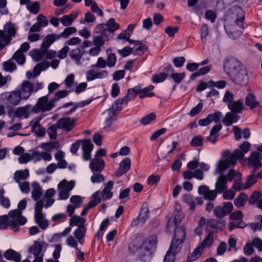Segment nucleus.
I'll return each mask as SVG.
<instances>
[{
    "mask_svg": "<svg viewBox=\"0 0 262 262\" xmlns=\"http://www.w3.org/2000/svg\"><path fill=\"white\" fill-rule=\"evenodd\" d=\"M248 200V195L245 192H241L234 200V204L238 208L243 207Z\"/></svg>",
    "mask_w": 262,
    "mask_h": 262,
    "instance_id": "nucleus-41",
    "label": "nucleus"
},
{
    "mask_svg": "<svg viewBox=\"0 0 262 262\" xmlns=\"http://www.w3.org/2000/svg\"><path fill=\"white\" fill-rule=\"evenodd\" d=\"M245 67V66L237 58L229 57L227 58L224 64V69L229 76L234 73Z\"/></svg>",
    "mask_w": 262,
    "mask_h": 262,
    "instance_id": "nucleus-4",
    "label": "nucleus"
},
{
    "mask_svg": "<svg viewBox=\"0 0 262 262\" xmlns=\"http://www.w3.org/2000/svg\"><path fill=\"white\" fill-rule=\"evenodd\" d=\"M232 221V222L229 223V229L231 231L236 228H244L246 226L245 223L243 221Z\"/></svg>",
    "mask_w": 262,
    "mask_h": 262,
    "instance_id": "nucleus-56",
    "label": "nucleus"
},
{
    "mask_svg": "<svg viewBox=\"0 0 262 262\" xmlns=\"http://www.w3.org/2000/svg\"><path fill=\"white\" fill-rule=\"evenodd\" d=\"M245 67V66L237 58L229 57L227 58L224 64V69L229 76L234 73Z\"/></svg>",
    "mask_w": 262,
    "mask_h": 262,
    "instance_id": "nucleus-5",
    "label": "nucleus"
},
{
    "mask_svg": "<svg viewBox=\"0 0 262 262\" xmlns=\"http://www.w3.org/2000/svg\"><path fill=\"white\" fill-rule=\"evenodd\" d=\"M183 201L189 207V209L192 211H194L196 209V205L195 201L193 199L192 195L190 194H185L182 197Z\"/></svg>",
    "mask_w": 262,
    "mask_h": 262,
    "instance_id": "nucleus-40",
    "label": "nucleus"
},
{
    "mask_svg": "<svg viewBox=\"0 0 262 262\" xmlns=\"http://www.w3.org/2000/svg\"><path fill=\"white\" fill-rule=\"evenodd\" d=\"M83 55V52H81L79 48L72 49L69 52V56L75 61V63L79 65L80 64V60Z\"/></svg>",
    "mask_w": 262,
    "mask_h": 262,
    "instance_id": "nucleus-33",
    "label": "nucleus"
},
{
    "mask_svg": "<svg viewBox=\"0 0 262 262\" xmlns=\"http://www.w3.org/2000/svg\"><path fill=\"white\" fill-rule=\"evenodd\" d=\"M4 29V30H0V50L5 47L2 42L9 43L12 37L15 36L16 33V29L10 21L6 24Z\"/></svg>",
    "mask_w": 262,
    "mask_h": 262,
    "instance_id": "nucleus-2",
    "label": "nucleus"
},
{
    "mask_svg": "<svg viewBox=\"0 0 262 262\" xmlns=\"http://www.w3.org/2000/svg\"><path fill=\"white\" fill-rule=\"evenodd\" d=\"M75 186V182L71 181L68 182L66 180H62L58 184V188L60 189H63L68 192L71 191Z\"/></svg>",
    "mask_w": 262,
    "mask_h": 262,
    "instance_id": "nucleus-50",
    "label": "nucleus"
},
{
    "mask_svg": "<svg viewBox=\"0 0 262 262\" xmlns=\"http://www.w3.org/2000/svg\"><path fill=\"white\" fill-rule=\"evenodd\" d=\"M57 128V123H56V124L51 125L48 128L47 133L48 134L51 140H55L56 139Z\"/></svg>",
    "mask_w": 262,
    "mask_h": 262,
    "instance_id": "nucleus-59",
    "label": "nucleus"
},
{
    "mask_svg": "<svg viewBox=\"0 0 262 262\" xmlns=\"http://www.w3.org/2000/svg\"><path fill=\"white\" fill-rule=\"evenodd\" d=\"M12 59L16 60L19 64H23L25 62V57L21 51H17L12 56Z\"/></svg>",
    "mask_w": 262,
    "mask_h": 262,
    "instance_id": "nucleus-58",
    "label": "nucleus"
},
{
    "mask_svg": "<svg viewBox=\"0 0 262 262\" xmlns=\"http://www.w3.org/2000/svg\"><path fill=\"white\" fill-rule=\"evenodd\" d=\"M148 212L149 210L147 207L143 206L142 207L140 213L138 216V219L140 220L141 223H144L146 222V221L148 219Z\"/></svg>",
    "mask_w": 262,
    "mask_h": 262,
    "instance_id": "nucleus-53",
    "label": "nucleus"
},
{
    "mask_svg": "<svg viewBox=\"0 0 262 262\" xmlns=\"http://www.w3.org/2000/svg\"><path fill=\"white\" fill-rule=\"evenodd\" d=\"M57 127L59 129L64 130L67 132H70L75 125L76 119L70 117L61 118L57 122Z\"/></svg>",
    "mask_w": 262,
    "mask_h": 262,
    "instance_id": "nucleus-18",
    "label": "nucleus"
},
{
    "mask_svg": "<svg viewBox=\"0 0 262 262\" xmlns=\"http://www.w3.org/2000/svg\"><path fill=\"white\" fill-rule=\"evenodd\" d=\"M200 248L198 247L191 253H190L188 255L186 262H192L200 257L203 252V251L201 250Z\"/></svg>",
    "mask_w": 262,
    "mask_h": 262,
    "instance_id": "nucleus-47",
    "label": "nucleus"
},
{
    "mask_svg": "<svg viewBox=\"0 0 262 262\" xmlns=\"http://www.w3.org/2000/svg\"><path fill=\"white\" fill-rule=\"evenodd\" d=\"M58 39L59 36L56 34H48L43 40L41 48H44L45 50H47L56 40Z\"/></svg>",
    "mask_w": 262,
    "mask_h": 262,
    "instance_id": "nucleus-29",
    "label": "nucleus"
},
{
    "mask_svg": "<svg viewBox=\"0 0 262 262\" xmlns=\"http://www.w3.org/2000/svg\"><path fill=\"white\" fill-rule=\"evenodd\" d=\"M225 223L222 220H216L215 219H209L206 224V229H210L212 231L218 232L221 231L224 229Z\"/></svg>",
    "mask_w": 262,
    "mask_h": 262,
    "instance_id": "nucleus-22",
    "label": "nucleus"
},
{
    "mask_svg": "<svg viewBox=\"0 0 262 262\" xmlns=\"http://www.w3.org/2000/svg\"><path fill=\"white\" fill-rule=\"evenodd\" d=\"M262 155L257 151H253L248 158L245 159L248 161V165L253 168H260L262 167L261 160Z\"/></svg>",
    "mask_w": 262,
    "mask_h": 262,
    "instance_id": "nucleus-19",
    "label": "nucleus"
},
{
    "mask_svg": "<svg viewBox=\"0 0 262 262\" xmlns=\"http://www.w3.org/2000/svg\"><path fill=\"white\" fill-rule=\"evenodd\" d=\"M167 77V74L165 73H160L159 74H155L152 76L151 80L154 83H158L164 81Z\"/></svg>",
    "mask_w": 262,
    "mask_h": 262,
    "instance_id": "nucleus-61",
    "label": "nucleus"
},
{
    "mask_svg": "<svg viewBox=\"0 0 262 262\" xmlns=\"http://www.w3.org/2000/svg\"><path fill=\"white\" fill-rule=\"evenodd\" d=\"M245 104L252 110L259 106V103L256 100V96L252 93L248 94L245 98Z\"/></svg>",
    "mask_w": 262,
    "mask_h": 262,
    "instance_id": "nucleus-34",
    "label": "nucleus"
},
{
    "mask_svg": "<svg viewBox=\"0 0 262 262\" xmlns=\"http://www.w3.org/2000/svg\"><path fill=\"white\" fill-rule=\"evenodd\" d=\"M226 176L222 175L217 179L215 184V191L216 193H221L227 189Z\"/></svg>",
    "mask_w": 262,
    "mask_h": 262,
    "instance_id": "nucleus-28",
    "label": "nucleus"
},
{
    "mask_svg": "<svg viewBox=\"0 0 262 262\" xmlns=\"http://www.w3.org/2000/svg\"><path fill=\"white\" fill-rule=\"evenodd\" d=\"M198 192L199 195H202L205 200L210 202L214 201L217 196L216 191L215 190H210L209 188L205 185L200 186Z\"/></svg>",
    "mask_w": 262,
    "mask_h": 262,
    "instance_id": "nucleus-17",
    "label": "nucleus"
},
{
    "mask_svg": "<svg viewBox=\"0 0 262 262\" xmlns=\"http://www.w3.org/2000/svg\"><path fill=\"white\" fill-rule=\"evenodd\" d=\"M112 50L111 48L106 50V53L107 55V59L106 60L107 64V67L109 68L113 67L115 66L117 61V57L114 53H111Z\"/></svg>",
    "mask_w": 262,
    "mask_h": 262,
    "instance_id": "nucleus-43",
    "label": "nucleus"
},
{
    "mask_svg": "<svg viewBox=\"0 0 262 262\" xmlns=\"http://www.w3.org/2000/svg\"><path fill=\"white\" fill-rule=\"evenodd\" d=\"M229 77L233 83L241 85H246L249 80L248 71L246 67L229 76Z\"/></svg>",
    "mask_w": 262,
    "mask_h": 262,
    "instance_id": "nucleus-8",
    "label": "nucleus"
},
{
    "mask_svg": "<svg viewBox=\"0 0 262 262\" xmlns=\"http://www.w3.org/2000/svg\"><path fill=\"white\" fill-rule=\"evenodd\" d=\"M172 246H172H170L164 257L163 262H174L175 260L176 254L179 251H174V249H173Z\"/></svg>",
    "mask_w": 262,
    "mask_h": 262,
    "instance_id": "nucleus-48",
    "label": "nucleus"
},
{
    "mask_svg": "<svg viewBox=\"0 0 262 262\" xmlns=\"http://www.w3.org/2000/svg\"><path fill=\"white\" fill-rule=\"evenodd\" d=\"M4 255L7 260H12L15 262H20L21 260V255L11 249L6 251Z\"/></svg>",
    "mask_w": 262,
    "mask_h": 262,
    "instance_id": "nucleus-35",
    "label": "nucleus"
},
{
    "mask_svg": "<svg viewBox=\"0 0 262 262\" xmlns=\"http://www.w3.org/2000/svg\"><path fill=\"white\" fill-rule=\"evenodd\" d=\"M137 86L138 90L139 92L138 95L140 99H143L146 97H152L155 95L154 93L150 92L154 89V86L149 85L144 89H142L140 85Z\"/></svg>",
    "mask_w": 262,
    "mask_h": 262,
    "instance_id": "nucleus-32",
    "label": "nucleus"
},
{
    "mask_svg": "<svg viewBox=\"0 0 262 262\" xmlns=\"http://www.w3.org/2000/svg\"><path fill=\"white\" fill-rule=\"evenodd\" d=\"M261 197V193L260 191H254L252 192V194L250 196V198L248 200V203L250 205H255L256 203L257 204V202L259 201V199Z\"/></svg>",
    "mask_w": 262,
    "mask_h": 262,
    "instance_id": "nucleus-55",
    "label": "nucleus"
},
{
    "mask_svg": "<svg viewBox=\"0 0 262 262\" xmlns=\"http://www.w3.org/2000/svg\"><path fill=\"white\" fill-rule=\"evenodd\" d=\"M34 218L36 223L41 229H45L48 227V222L47 220L44 219L42 213H35Z\"/></svg>",
    "mask_w": 262,
    "mask_h": 262,
    "instance_id": "nucleus-36",
    "label": "nucleus"
},
{
    "mask_svg": "<svg viewBox=\"0 0 262 262\" xmlns=\"http://www.w3.org/2000/svg\"><path fill=\"white\" fill-rule=\"evenodd\" d=\"M119 28V25L115 22L114 18H110L106 24L102 23L97 26V30L103 31L112 38L113 37L114 32Z\"/></svg>",
    "mask_w": 262,
    "mask_h": 262,
    "instance_id": "nucleus-9",
    "label": "nucleus"
},
{
    "mask_svg": "<svg viewBox=\"0 0 262 262\" xmlns=\"http://www.w3.org/2000/svg\"><path fill=\"white\" fill-rule=\"evenodd\" d=\"M174 227L175 228L174 236L170 246H173L174 251H180L181 249V245L186 237L185 230L183 227H177V226Z\"/></svg>",
    "mask_w": 262,
    "mask_h": 262,
    "instance_id": "nucleus-7",
    "label": "nucleus"
},
{
    "mask_svg": "<svg viewBox=\"0 0 262 262\" xmlns=\"http://www.w3.org/2000/svg\"><path fill=\"white\" fill-rule=\"evenodd\" d=\"M204 138L201 135L195 136L192 138L190 145L192 147L201 146L203 144Z\"/></svg>",
    "mask_w": 262,
    "mask_h": 262,
    "instance_id": "nucleus-60",
    "label": "nucleus"
},
{
    "mask_svg": "<svg viewBox=\"0 0 262 262\" xmlns=\"http://www.w3.org/2000/svg\"><path fill=\"white\" fill-rule=\"evenodd\" d=\"M98 31L99 30H97L96 26L94 30V33L97 35L94 37L93 41L94 45L96 47L101 48V47L104 44L105 42L108 41L112 38L103 31Z\"/></svg>",
    "mask_w": 262,
    "mask_h": 262,
    "instance_id": "nucleus-14",
    "label": "nucleus"
},
{
    "mask_svg": "<svg viewBox=\"0 0 262 262\" xmlns=\"http://www.w3.org/2000/svg\"><path fill=\"white\" fill-rule=\"evenodd\" d=\"M131 161L129 158H125L119 164V167L115 172L117 177H120L126 173L130 168Z\"/></svg>",
    "mask_w": 262,
    "mask_h": 262,
    "instance_id": "nucleus-24",
    "label": "nucleus"
},
{
    "mask_svg": "<svg viewBox=\"0 0 262 262\" xmlns=\"http://www.w3.org/2000/svg\"><path fill=\"white\" fill-rule=\"evenodd\" d=\"M47 247L48 244L45 242H39L35 241L33 244L28 249V252L32 254L34 256L33 262H43V257L45 251H43V246Z\"/></svg>",
    "mask_w": 262,
    "mask_h": 262,
    "instance_id": "nucleus-6",
    "label": "nucleus"
},
{
    "mask_svg": "<svg viewBox=\"0 0 262 262\" xmlns=\"http://www.w3.org/2000/svg\"><path fill=\"white\" fill-rule=\"evenodd\" d=\"M22 98L19 90L10 92L6 96V104L9 107L15 106L19 104Z\"/></svg>",
    "mask_w": 262,
    "mask_h": 262,
    "instance_id": "nucleus-10",
    "label": "nucleus"
},
{
    "mask_svg": "<svg viewBox=\"0 0 262 262\" xmlns=\"http://www.w3.org/2000/svg\"><path fill=\"white\" fill-rule=\"evenodd\" d=\"M240 119V116L234 113L228 112L226 114L222 122L226 126H229L236 123Z\"/></svg>",
    "mask_w": 262,
    "mask_h": 262,
    "instance_id": "nucleus-30",
    "label": "nucleus"
},
{
    "mask_svg": "<svg viewBox=\"0 0 262 262\" xmlns=\"http://www.w3.org/2000/svg\"><path fill=\"white\" fill-rule=\"evenodd\" d=\"M20 94L23 99H27L34 92L33 85L29 81L24 80L23 81L20 90Z\"/></svg>",
    "mask_w": 262,
    "mask_h": 262,
    "instance_id": "nucleus-20",
    "label": "nucleus"
},
{
    "mask_svg": "<svg viewBox=\"0 0 262 262\" xmlns=\"http://www.w3.org/2000/svg\"><path fill=\"white\" fill-rule=\"evenodd\" d=\"M132 49L133 54L141 55L147 50V48L141 41H139V43H135Z\"/></svg>",
    "mask_w": 262,
    "mask_h": 262,
    "instance_id": "nucleus-42",
    "label": "nucleus"
},
{
    "mask_svg": "<svg viewBox=\"0 0 262 262\" xmlns=\"http://www.w3.org/2000/svg\"><path fill=\"white\" fill-rule=\"evenodd\" d=\"M228 107L234 113H242L243 109V103L242 99L229 103Z\"/></svg>",
    "mask_w": 262,
    "mask_h": 262,
    "instance_id": "nucleus-37",
    "label": "nucleus"
},
{
    "mask_svg": "<svg viewBox=\"0 0 262 262\" xmlns=\"http://www.w3.org/2000/svg\"><path fill=\"white\" fill-rule=\"evenodd\" d=\"M139 92L137 85L132 89H129L127 90V93L125 96L122 99H118L114 103L121 108L122 105H127L129 101L135 99L137 95H138Z\"/></svg>",
    "mask_w": 262,
    "mask_h": 262,
    "instance_id": "nucleus-13",
    "label": "nucleus"
},
{
    "mask_svg": "<svg viewBox=\"0 0 262 262\" xmlns=\"http://www.w3.org/2000/svg\"><path fill=\"white\" fill-rule=\"evenodd\" d=\"M86 231V228L85 225H79L78 227L74 231L73 234L75 238L80 241L84 237Z\"/></svg>",
    "mask_w": 262,
    "mask_h": 262,
    "instance_id": "nucleus-45",
    "label": "nucleus"
},
{
    "mask_svg": "<svg viewBox=\"0 0 262 262\" xmlns=\"http://www.w3.org/2000/svg\"><path fill=\"white\" fill-rule=\"evenodd\" d=\"M29 176V170L26 169L24 170H17L14 174V179L16 183L20 182L21 180H25Z\"/></svg>",
    "mask_w": 262,
    "mask_h": 262,
    "instance_id": "nucleus-39",
    "label": "nucleus"
},
{
    "mask_svg": "<svg viewBox=\"0 0 262 262\" xmlns=\"http://www.w3.org/2000/svg\"><path fill=\"white\" fill-rule=\"evenodd\" d=\"M69 93V91L67 90L58 91L55 93L54 97L51 99L53 100L54 104L55 105L56 102L58 101L59 99L68 96Z\"/></svg>",
    "mask_w": 262,
    "mask_h": 262,
    "instance_id": "nucleus-52",
    "label": "nucleus"
},
{
    "mask_svg": "<svg viewBox=\"0 0 262 262\" xmlns=\"http://www.w3.org/2000/svg\"><path fill=\"white\" fill-rule=\"evenodd\" d=\"M85 222V220L83 217L74 215L70 220L69 225L71 226L84 225Z\"/></svg>",
    "mask_w": 262,
    "mask_h": 262,
    "instance_id": "nucleus-49",
    "label": "nucleus"
},
{
    "mask_svg": "<svg viewBox=\"0 0 262 262\" xmlns=\"http://www.w3.org/2000/svg\"><path fill=\"white\" fill-rule=\"evenodd\" d=\"M233 209V206L231 202H225L223 206H217L213 209V213L215 216L218 219H222L229 214Z\"/></svg>",
    "mask_w": 262,
    "mask_h": 262,
    "instance_id": "nucleus-12",
    "label": "nucleus"
},
{
    "mask_svg": "<svg viewBox=\"0 0 262 262\" xmlns=\"http://www.w3.org/2000/svg\"><path fill=\"white\" fill-rule=\"evenodd\" d=\"M81 144L82 151H92L93 149L94 145L89 139L82 140Z\"/></svg>",
    "mask_w": 262,
    "mask_h": 262,
    "instance_id": "nucleus-62",
    "label": "nucleus"
},
{
    "mask_svg": "<svg viewBox=\"0 0 262 262\" xmlns=\"http://www.w3.org/2000/svg\"><path fill=\"white\" fill-rule=\"evenodd\" d=\"M121 108L114 103L111 107L107 110L108 116L105 121V126L104 128L110 127L116 120V116L118 114L117 112H119Z\"/></svg>",
    "mask_w": 262,
    "mask_h": 262,
    "instance_id": "nucleus-16",
    "label": "nucleus"
},
{
    "mask_svg": "<svg viewBox=\"0 0 262 262\" xmlns=\"http://www.w3.org/2000/svg\"><path fill=\"white\" fill-rule=\"evenodd\" d=\"M104 180V176L99 172L93 173L91 177V181L93 183H99Z\"/></svg>",
    "mask_w": 262,
    "mask_h": 262,
    "instance_id": "nucleus-64",
    "label": "nucleus"
},
{
    "mask_svg": "<svg viewBox=\"0 0 262 262\" xmlns=\"http://www.w3.org/2000/svg\"><path fill=\"white\" fill-rule=\"evenodd\" d=\"M105 163L104 161L100 158H95L91 160L90 163V168L93 173L101 172L104 169Z\"/></svg>",
    "mask_w": 262,
    "mask_h": 262,
    "instance_id": "nucleus-25",
    "label": "nucleus"
},
{
    "mask_svg": "<svg viewBox=\"0 0 262 262\" xmlns=\"http://www.w3.org/2000/svg\"><path fill=\"white\" fill-rule=\"evenodd\" d=\"M32 186L33 188L32 191V198L34 201H37L42 194L41 188L39 183L36 182H33L32 183Z\"/></svg>",
    "mask_w": 262,
    "mask_h": 262,
    "instance_id": "nucleus-38",
    "label": "nucleus"
},
{
    "mask_svg": "<svg viewBox=\"0 0 262 262\" xmlns=\"http://www.w3.org/2000/svg\"><path fill=\"white\" fill-rule=\"evenodd\" d=\"M236 160L232 155L225 160L219 161L216 165V172L218 174L223 173L229 167L230 165L234 166L236 163Z\"/></svg>",
    "mask_w": 262,
    "mask_h": 262,
    "instance_id": "nucleus-15",
    "label": "nucleus"
},
{
    "mask_svg": "<svg viewBox=\"0 0 262 262\" xmlns=\"http://www.w3.org/2000/svg\"><path fill=\"white\" fill-rule=\"evenodd\" d=\"M213 239V233L209 232L206 238L202 241L201 245L199 246L201 248V250L204 251L205 248L209 247L211 246Z\"/></svg>",
    "mask_w": 262,
    "mask_h": 262,
    "instance_id": "nucleus-44",
    "label": "nucleus"
},
{
    "mask_svg": "<svg viewBox=\"0 0 262 262\" xmlns=\"http://www.w3.org/2000/svg\"><path fill=\"white\" fill-rule=\"evenodd\" d=\"M156 118V116L155 114L154 113H151L143 117L140 120V123L143 125H146L150 123L152 121L155 120Z\"/></svg>",
    "mask_w": 262,
    "mask_h": 262,
    "instance_id": "nucleus-54",
    "label": "nucleus"
},
{
    "mask_svg": "<svg viewBox=\"0 0 262 262\" xmlns=\"http://www.w3.org/2000/svg\"><path fill=\"white\" fill-rule=\"evenodd\" d=\"M55 106L53 100H49V94L38 98L35 105L32 107V111L34 113H44L51 111Z\"/></svg>",
    "mask_w": 262,
    "mask_h": 262,
    "instance_id": "nucleus-3",
    "label": "nucleus"
},
{
    "mask_svg": "<svg viewBox=\"0 0 262 262\" xmlns=\"http://www.w3.org/2000/svg\"><path fill=\"white\" fill-rule=\"evenodd\" d=\"M107 75L108 72L105 70L100 72H95L94 70H90L86 73V78L88 81H91L98 78H104Z\"/></svg>",
    "mask_w": 262,
    "mask_h": 262,
    "instance_id": "nucleus-31",
    "label": "nucleus"
},
{
    "mask_svg": "<svg viewBox=\"0 0 262 262\" xmlns=\"http://www.w3.org/2000/svg\"><path fill=\"white\" fill-rule=\"evenodd\" d=\"M222 125L221 124H217L213 126L209 134V136L206 137V140L212 144H215L219 137V132L221 130Z\"/></svg>",
    "mask_w": 262,
    "mask_h": 262,
    "instance_id": "nucleus-26",
    "label": "nucleus"
},
{
    "mask_svg": "<svg viewBox=\"0 0 262 262\" xmlns=\"http://www.w3.org/2000/svg\"><path fill=\"white\" fill-rule=\"evenodd\" d=\"M251 144L248 141H245L243 143L239 145V149H236L234 150L231 155L237 160L243 159L245 154L248 152L250 149Z\"/></svg>",
    "mask_w": 262,
    "mask_h": 262,
    "instance_id": "nucleus-21",
    "label": "nucleus"
},
{
    "mask_svg": "<svg viewBox=\"0 0 262 262\" xmlns=\"http://www.w3.org/2000/svg\"><path fill=\"white\" fill-rule=\"evenodd\" d=\"M3 66L5 71L9 72H12L16 69L15 64L10 60L4 62L3 64Z\"/></svg>",
    "mask_w": 262,
    "mask_h": 262,
    "instance_id": "nucleus-63",
    "label": "nucleus"
},
{
    "mask_svg": "<svg viewBox=\"0 0 262 262\" xmlns=\"http://www.w3.org/2000/svg\"><path fill=\"white\" fill-rule=\"evenodd\" d=\"M212 68L211 65H208L205 67H204L203 68H200L197 70L196 72L193 73L190 76V78L191 80H194L195 78L201 76L205 75L207 73H208L211 70Z\"/></svg>",
    "mask_w": 262,
    "mask_h": 262,
    "instance_id": "nucleus-46",
    "label": "nucleus"
},
{
    "mask_svg": "<svg viewBox=\"0 0 262 262\" xmlns=\"http://www.w3.org/2000/svg\"><path fill=\"white\" fill-rule=\"evenodd\" d=\"M77 32L76 28L73 27H67L64 29L62 32L57 34L59 38H68L71 34H74Z\"/></svg>",
    "mask_w": 262,
    "mask_h": 262,
    "instance_id": "nucleus-51",
    "label": "nucleus"
},
{
    "mask_svg": "<svg viewBox=\"0 0 262 262\" xmlns=\"http://www.w3.org/2000/svg\"><path fill=\"white\" fill-rule=\"evenodd\" d=\"M174 210L173 211V222L169 220L166 225L167 230H169L170 227L176 226L177 224L179 223L184 217V214L182 211L181 205L176 203L174 206Z\"/></svg>",
    "mask_w": 262,
    "mask_h": 262,
    "instance_id": "nucleus-11",
    "label": "nucleus"
},
{
    "mask_svg": "<svg viewBox=\"0 0 262 262\" xmlns=\"http://www.w3.org/2000/svg\"><path fill=\"white\" fill-rule=\"evenodd\" d=\"M93 199L89 202L88 206L82 210L81 215H85L89 209L94 207L101 202V198L100 197V191L99 190L96 191L93 194Z\"/></svg>",
    "mask_w": 262,
    "mask_h": 262,
    "instance_id": "nucleus-23",
    "label": "nucleus"
},
{
    "mask_svg": "<svg viewBox=\"0 0 262 262\" xmlns=\"http://www.w3.org/2000/svg\"><path fill=\"white\" fill-rule=\"evenodd\" d=\"M234 29V26H232V28L229 29L228 30H226V32L230 38L233 39H235L241 35L242 34V30H238L237 29H236L235 31L232 30Z\"/></svg>",
    "mask_w": 262,
    "mask_h": 262,
    "instance_id": "nucleus-57",
    "label": "nucleus"
},
{
    "mask_svg": "<svg viewBox=\"0 0 262 262\" xmlns=\"http://www.w3.org/2000/svg\"><path fill=\"white\" fill-rule=\"evenodd\" d=\"M114 182L109 181L108 182L104 183V188L101 192V195L103 201L111 199L113 195V193L111 191L113 189Z\"/></svg>",
    "mask_w": 262,
    "mask_h": 262,
    "instance_id": "nucleus-27",
    "label": "nucleus"
},
{
    "mask_svg": "<svg viewBox=\"0 0 262 262\" xmlns=\"http://www.w3.org/2000/svg\"><path fill=\"white\" fill-rule=\"evenodd\" d=\"M157 243V236L154 234L144 240L136 237L130 242L128 250L132 253L137 252L138 258L142 262H149L152 258Z\"/></svg>",
    "mask_w": 262,
    "mask_h": 262,
    "instance_id": "nucleus-1",
    "label": "nucleus"
}]
</instances>
